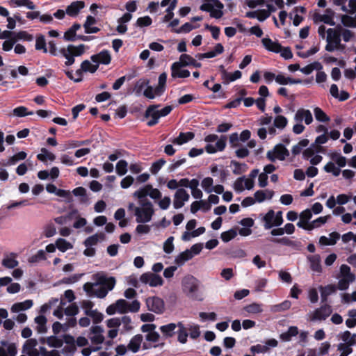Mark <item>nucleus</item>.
Masks as SVG:
<instances>
[{"label":"nucleus","instance_id":"nucleus-32","mask_svg":"<svg viewBox=\"0 0 356 356\" xmlns=\"http://www.w3.org/2000/svg\"><path fill=\"white\" fill-rule=\"evenodd\" d=\"M177 2H178L177 0L171 1L168 7L165 10L166 15L163 17V22H169L171 19H172V18L174 17L173 10L175 9Z\"/></svg>","mask_w":356,"mask_h":356},{"label":"nucleus","instance_id":"nucleus-22","mask_svg":"<svg viewBox=\"0 0 356 356\" xmlns=\"http://www.w3.org/2000/svg\"><path fill=\"white\" fill-rule=\"evenodd\" d=\"M193 257V254L190 250L187 249L175 257V262L178 266H181L186 261L191 259Z\"/></svg>","mask_w":356,"mask_h":356},{"label":"nucleus","instance_id":"nucleus-27","mask_svg":"<svg viewBox=\"0 0 356 356\" xmlns=\"http://www.w3.org/2000/svg\"><path fill=\"white\" fill-rule=\"evenodd\" d=\"M298 334V329L296 326H290L287 332H283L280 335V338L283 341H290L293 337Z\"/></svg>","mask_w":356,"mask_h":356},{"label":"nucleus","instance_id":"nucleus-11","mask_svg":"<svg viewBox=\"0 0 356 356\" xmlns=\"http://www.w3.org/2000/svg\"><path fill=\"white\" fill-rule=\"evenodd\" d=\"M181 63L175 62L171 65V76L172 78H187L190 76V72L188 70H181Z\"/></svg>","mask_w":356,"mask_h":356},{"label":"nucleus","instance_id":"nucleus-12","mask_svg":"<svg viewBox=\"0 0 356 356\" xmlns=\"http://www.w3.org/2000/svg\"><path fill=\"white\" fill-rule=\"evenodd\" d=\"M85 7V2L83 1H76L72 2L67 6L65 13L70 17H76L81 9Z\"/></svg>","mask_w":356,"mask_h":356},{"label":"nucleus","instance_id":"nucleus-25","mask_svg":"<svg viewBox=\"0 0 356 356\" xmlns=\"http://www.w3.org/2000/svg\"><path fill=\"white\" fill-rule=\"evenodd\" d=\"M177 326L178 330L176 331V333H177V340L181 343L184 344L187 341L188 333L187 332V330L184 325L181 322H179L177 323Z\"/></svg>","mask_w":356,"mask_h":356},{"label":"nucleus","instance_id":"nucleus-37","mask_svg":"<svg viewBox=\"0 0 356 356\" xmlns=\"http://www.w3.org/2000/svg\"><path fill=\"white\" fill-rule=\"evenodd\" d=\"M47 259L45 252L43 250H40L35 254H33L29 257L28 262L30 264H35L41 261Z\"/></svg>","mask_w":356,"mask_h":356},{"label":"nucleus","instance_id":"nucleus-58","mask_svg":"<svg viewBox=\"0 0 356 356\" xmlns=\"http://www.w3.org/2000/svg\"><path fill=\"white\" fill-rule=\"evenodd\" d=\"M213 180L211 177H206L202 181L201 185L205 192L207 193H211V188H213Z\"/></svg>","mask_w":356,"mask_h":356},{"label":"nucleus","instance_id":"nucleus-49","mask_svg":"<svg viewBox=\"0 0 356 356\" xmlns=\"http://www.w3.org/2000/svg\"><path fill=\"white\" fill-rule=\"evenodd\" d=\"M340 272L343 277L350 278V281L355 280V275L351 273L350 268L346 264H342L340 267Z\"/></svg>","mask_w":356,"mask_h":356},{"label":"nucleus","instance_id":"nucleus-53","mask_svg":"<svg viewBox=\"0 0 356 356\" xmlns=\"http://www.w3.org/2000/svg\"><path fill=\"white\" fill-rule=\"evenodd\" d=\"M56 195L60 197H64L67 203H71L73 201V197L70 191L58 188Z\"/></svg>","mask_w":356,"mask_h":356},{"label":"nucleus","instance_id":"nucleus-23","mask_svg":"<svg viewBox=\"0 0 356 356\" xmlns=\"http://www.w3.org/2000/svg\"><path fill=\"white\" fill-rule=\"evenodd\" d=\"M92 279L95 280V283H93L95 286H107V284L110 283V277H108L104 272L95 273L92 275Z\"/></svg>","mask_w":356,"mask_h":356},{"label":"nucleus","instance_id":"nucleus-39","mask_svg":"<svg viewBox=\"0 0 356 356\" xmlns=\"http://www.w3.org/2000/svg\"><path fill=\"white\" fill-rule=\"evenodd\" d=\"M57 248L62 252H66L67 250L72 249L73 245L65 239L59 238L56 241Z\"/></svg>","mask_w":356,"mask_h":356},{"label":"nucleus","instance_id":"nucleus-18","mask_svg":"<svg viewBox=\"0 0 356 356\" xmlns=\"http://www.w3.org/2000/svg\"><path fill=\"white\" fill-rule=\"evenodd\" d=\"M178 327L177 324L170 323L160 327V330L165 339L172 337L176 333V328Z\"/></svg>","mask_w":356,"mask_h":356},{"label":"nucleus","instance_id":"nucleus-17","mask_svg":"<svg viewBox=\"0 0 356 356\" xmlns=\"http://www.w3.org/2000/svg\"><path fill=\"white\" fill-rule=\"evenodd\" d=\"M195 134L193 132H180L179 136L172 140V143L175 145H181L193 140Z\"/></svg>","mask_w":356,"mask_h":356},{"label":"nucleus","instance_id":"nucleus-31","mask_svg":"<svg viewBox=\"0 0 356 356\" xmlns=\"http://www.w3.org/2000/svg\"><path fill=\"white\" fill-rule=\"evenodd\" d=\"M330 159L334 161L339 168L345 167L346 165V158L340 153L332 152L329 154Z\"/></svg>","mask_w":356,"mask_h":356},{"label":"nucleus","instance_id":"nucleus-8","mask_svg":"<svg viewBox=\"0 0 356 356\" xmlns=\"http://www.w3.org/2000/svg\"><path fill=\"white\" fill-rule=\"evenodd\" d=\"M331 306L325 304L314 311V314L311 318V321H314L318 320H325L331 314Z\"/></svg>","mask_w":356,"mask_h":356},{"label":"nucleus","instance_id":"nucleus-6","mask_svg":"<svg viewBox=\"0 0 356 356\" xmlns=\"http://www.w3.org/2000/svg\"><path fill=\"white\" fill-rule=\"evenodd\" d=\"M160 104L149 105L145 113L144 117L145 118H152V119L147 122V125L148 127H153L159 122V120L161 118L159 110L157 108L160 107Z\"/></svg>","mask_w":356,"mask_h":356},{"label":"nucleus","instance_id":"nucleus-48","mask_svg":"<svg viewBox=\"0 0 356 356\" xmlns=\"http://www.w3.org/2000/svg\"><path fill=\"white\" fill-rule=\"evenodd\" d=\"M236 235V230L234 229H230L228 231L222 232L220 235V238L223 242L227 243L232 239L234 238Z\"/></svg>","mask_w":356,"mask_h":356},{"label":"nucleus","instance_id":"nucleus-47","mask_svg":"<svg viewBox=\"0 0 356 356\" xmlns=\"http://www.w3.org/2000/svg\"><path fill=\"white\" fill-rule=\"evenodd\" d=\"M27 108L23 106H18L13 109V115L17 117H25L34 114L33 111H28Z\"/></svg>","mask_w":356,"mask_h":356},{"label":"nucleus","instance_id":"nucleus-4","mask_svg":"<svg viewBox=\"0 0 356 356\" xmlns=\"http://www.w3.org/2000/svg\"><path fill=\"white\" fill-rule=\"evenodd\" d=\"M140 281L145 284H149L152 287L163 284V278L159 275L151 272L143 273L140 277Z\"/></svg>","mask_w":356,"mask_h":356},{"label":"nucleus","instance_id":"nucleus-35","mask_svg":"<svg viewBox=\"0 0 356 356\" xmlns=\"http://www.w3.org/2000/svg\"><path fill=\"white\" fill-rule=\"evenodd\" d=\"M85 314L92 318L93 323L95 324L101 323L104 319L102 313L95 310H86Z\"/></svg>","mask_w":356,"mask_h":356},{"label":"nucleus","instance_id":"nucleus-19","mask_svg":"<svg viewBox=\"0 0 356 356\" xmlns=\"http://www.w3.org/2000/svg\"><path fill=\"white\" fill-rule=\"evenodd\" d=\"M307 259L310 263V268L313 271L318 273L322 272L321 257L319 254L309 255L307 256Z\"/></svg>","mask_w":356,"mask_h":356},{"label":"nucleus","instance_id":"nucleus-64","mask_svg":"<svg viewBox=\"0 0 356 356\" xmlns=\"http://www.w3.org/2000/svg\"><path fill=\"white\" fill-rule=\"evenodd\" d=\"M320 291H323L327 296H330L331 294L335 293L337 291V286L334 284H327L325 286H320L318 287Z\"/></svg>","mask_w":356,"mask_h":356},{"label":"nucleus","instance_id":"nucleus-26","mask_svg":"<svg viewBox=\"0 0 356 356\" xmlns=\"http://www.w3.org/2000/svg\"><path fill=\"white\" fill-rule=\"evenodd\" d=\"M33 306V300H26L22 302H17L13 305L11 307L12 312H19L31 308Z\"/></svg>","mask_w":356,"mask_h":356},{"label":"nucleus","instance_id":"nucleus-29","mask_svg":"<svg viewBox=\"0 0 356 356\" xmlns=\"http://www.w3.org/2000/svg\"><path fill=\"white\" fill-rule=\"evenodd\" d=\"M313 20L314 23H318L319 22H322L324 24H328L330 26H334L335 22L333 19H331L330 16L327 15H321L319 13H315L313 16Z\"/></svg>","mask_w":356,"mask_h":356},{"label":"nucleus","instance_id":"nucleus-20","mask_svg":"<svg viewBox=\"0 0 356 356\" xmlns=\"http://www.w3.org/2000/svg\"><path fill=\"white\" fill-rule=\"evenodd\" d=\"M179 63H181L183 66H189L192 65L195 67L200 68L202 66V64L195 60L191 56L184 54H181L179 57Z\"/></svg>","mask_w":356,"mask_h":356},{"label":"nucleus","instance_id":"nucleus-50","mask_svg":"<svg viewBox=\"0 0 356 356\" xmlns=\"http://www.w3.org/2000/svg\"><path fill=\"white\" fill-rule=\"evenodd\" d=\"M243 309L250 314H258L262 312L263 309L261 305L253 302L244 307Z\"/></svg>","mask_w":356,"mask_h":356},{"label":"nucleus","instance_id":"nucleus-44","mask_svg":"<svg viewBox=\"0 0 356 356\" xmlns=\"http://www.w3.org/2000/svg\"><path fill=\"white\" fill-rule=\"evenodd\" d=\"M26 156H27V154L25 152H24V151L19 152L14 154L13 156H11L7 161L6 165H14L20 160H24L26 158Z\"/></svg>","mask_w":356,"mask_h":356},{"label":"nucleus","instance_id":"nucleus-28","mask_svg":"<svg viewBox=\"0 0 356 356\" xmlns=\"http://www.w3.org/2000/svg\"><path fill=\"white\" fill-rule=\"evenodd\" d=\"M75 196L80 197L79 202L81 204H88L89 198L86 194V190L82 186L75 188L72 192Z\"/></svg>","mask_w":356,"mask_h":356},{"label":"nucleus","instance_id":"nucleus-38","mask_svg":"<svg viewBox=\"0 0 356 356\" xmlns=\"http://www.w3.org/2000/svg\"><path fill=\"white\" fill-rule=\"evenodd\" d=\"M92 142V140L90 139H87V140H69L66 143V145H65L66 146H65V149L76 148V147L83 146V145H88L91 144Z\"/></svg>","mask_w":356,"mask_h":356},{"label":"nucleus","instance_id":"nucleus-40","mask_svg":"<svg viewBox=\"0 0 356 356\" xmlns=\"http://www.w3.org/2000/svg\"><path fill=\"white\" fill-rule=\"evenodd\" d=\"M291 305V302L289 300H284L280 304L273 305L270 311L273 312H281L289 309Z\"/></svg>","mask_w":356,"mask_h":356},{"label":"nucleus","instance_id":"nucleus-36","mask_svg":"<svg viewBox=\"0 0 356 356\" xmlns=\"http://www.w3.org/2000/svg\"><path fill=\"white\" fill-rule=\"evenodd\" d=\"M10 5L15 4L17 6H26L30 10H35L36 6L31 0H10L9 1Z\"/></svg>","mask_w":356,"mask_h":356},{"label":"nucleus","instance_id":"nucleus-16","mask_svg":"<svg viewBox=\"0 0 356 356\" xmlns=\"http://www.w3.org/2000/svg\"><path fill=\"white\" fill-rule=\"evenodd\" d=\"M209 1H211L214 5V8H213L211 12H210V17L215 19L221 18L224 14L222 11V9L224 8L223 3L219 0Z\"/></svg>","mask_w":356,"mask_h":356},{"label":"nucleus","instance_id":"nucleus-24","mask_svg":"<svg viewBox=\"0 0 356 356\" xmlns=\"http://www.w3.org/2000/svg\"><path fill=\"white\" fill-rule=\"evenodd\" d=\"M321 149V146H318L314 143H313L309 147L302 152V157L304 159L307 160L312 157L316 153L320 152Z\"/></svg>","mask_w":356,"mask_h":356},{"label":"nucleus","instance_id":"nucleus-30","mask_svg":"<svg viewBox=\"0 0 356 356\" xmlns=\"http://www.w3.org/2000/svg\"><path fill=\"white\" fill-rule=\"evenodd\" d=\"M152 189L151 184H146L144 186L140 188L133 193V196L137 199H144L147 196H149V190Z\"/></svg>","mask_w":356,"mask_h":356},{"label":"nucleus","instance_id":"nucleus-60","mask_svg":"<svg viewBox=\"0 0 356 356\" xmlns=\"http://www.w3.org/2000/svg\"><path fill=\"white\" fill-rule=\"evenodd\" d=\"M38 341L35 339H29L26 341L25 343L23 346V353H26L28 351H31L35 349V347L37 346Z\"/></svg>","mask_w":356,"mask_h":356},{"label":"nucleus","instance_id":"nucleus-46","mask_svg":"<svg viewBox=\"0 0 356 356\" xmlns=\"http://www.w3.org/2000/svg\"><path fill=\"white\" fill-rule=\"evenodd\" d=\"M314 113L316 120L319 122H325L330 120V118L319 107H316L314 110Z\"/></svg>","mask_w":356,"mask_h":356},{"label":"nucleus","instance_id":"nucleus-21","mask_svg":"<svg viewBox=\"0 0 356 356\" xmlns=\"http://www.w3.org/2000/svg\"><path fill=\"white\" fill-rule=\"evenodd\" d=\"M142 341L143 336L140 334H136L130 340L127 348L136 353L139 350Z\"/></svg>","mask_w":356,"mask_h":356},{"label":"nucleus","instance_id":"nucleus-33","mask_svg":"<svg viewBox=\"0 0 356 356\" xmlns=\"http://www.w3.org/2000/svg\"><path fill=\"white\" fill-rule=\"evenodd\" d=\"M149 83V80L140 79L136 82L133 91L138 97L141 95L143 88L147 86Z\"/></svg>","mask_w":356,"mask_h":356},{"label":"nucleus","instance_id":"nucleus-52","mask_svg":"<svg viewBox=\"0 0 356 356\" xmlns=\"http://www.w3.org/2000/svg\"><path fill=\"white\" fill-rule=\"evenodd\" d=\"M118 312L120 314H125L128 312L129 303L124 299H119L115 302Z\"/></svg>","mask_w":356,"mask_h":356},{"label":"nucleus","instance_id":"nucleus-13","mask_svg":"<svg viewBox=\"0 0 356 356\" xmlns=\"http://www.w3.org/2000/svg\"><path fill=\"white\" fill-rule=\"evenodd\" d=\"M294 119L297 122H302L303 120L306 124H310L313 121V117L309 110L300 108L297 111Z\"/></svg>","mask_w":356,"mask_h":356},{"label":"nucleus","instance_id":"nucleus-61","mask_svg":"<svg viewBox=\"0 0 356 356\" xmlns=\"http://www.w3.org/2000/svg\"><path fill=\"white\" fill-rule=\"evenodd\" d=\"M152 19L149 16H145L138 18L136 25L139 27L149 26L152 24Z\"/></svg>","mask_w":356,"mask_h":356},{"label":"nucleus","instance_id":"nucleus-10","mask_svg":"<svg viewBox=\"0 0 356 356\" xmlns=\"http://www.w3.org/2000/svg\"><path fill=\"white\" fill-rule=\"evenodd\" d=\"M226 140H227V136L225 135H222L219 139L218 138V140L216 143L215 146L211 144H207L205 146V151L208 154H214L218 150L222 151L225 149V148L226 147Z\"/></svg>","mask_w":356,"mask_h":356},{"label":"nucleus","instance_id":"nucleus-41","mask_svg":"<svg viewBox=\"0 0 356 356\" xmlns=\"http://www.w3.org/2000/svg\"><path fill=\"white\" fill-rule=\"evenodd\" d=\"M270 241L274 243L281 244V245L289 246V247H294L296 245V242L291 240L290 238H289L287 237L271 238L270 239Z\"/></svg>","mask_w":356,"mask_h":356},{"label":"nucleus","instance_id":"nucleus-56","mask_svg":"<svg viewBox=\"0 0 356 356\" xmlns=\"http://www.w3.org/2000/svg\"><path fill=\"white\" fill-rule=\"evenodd\" d=\"M288 120L283 115H277L274 120V127L278 129H284L287 125Z\"/></svg>","mask_w":356,"mask_h":356},{"label":"nucleus","instance_id":"nucleus-43","mask_svg":"<svg viewBox=\"0 0 356 356\" xmlns=\"http://www.w3.org/2000/svg\"><path fill=\"white\" fill-rule=\"evenodd\" d=\"M128 163L124 159L120 160L115 167L116 172L120 176H123L127 172Z\"/></svg>","mask_w":356,"mask_h":356},{"label":"nucleus","instance_id":"nucleus-59","mask_svg":"<svg viewBox=\"0 0 356 356\" xmlns=\"http://www.w3.org/2000/svg\"><path fill=\"white\" fill-rule=\"evenodd\" d=\"M341 23L344 26L355 28L356 27V23L354 19L348 15H341Z\"/></svg>","mask_w":356,"mask_h":356},{"label":"nucleus","instance_id":"nucleus-1","mask_svg":"<svg viewBox=\"0 0 356 356\" xmlns=\"http://www.w3.org/2000/svg\"><path fill=\"white\" fill-rule=\"evenodd\" d=\"M182 287L188 298L197 301L203 300L202 296L198 293V280L193 275L184 277Z\"/></svg>","mask_w":356,"mask_h":356},{"label":"nucleus","instance_id":"nucleus-51","mask_svg":"<svg viewBox=\"0 0 356 356\" xmlns=\"http://www.w3.org/2000/svg\"><path fill=\"white\" fill-rule=\"evenodd\" d=\"M35 49L43 50L44 53L47 52L45 38L44 36L42 34H40L36 38Z\"/></svg>","mask_w":356,"mask_h":356},{"label":"nucleus","instance_id":"nucleus-45","mask_svg":"<svg viewBox=\"0 0 356 356\" xmlns=\"http://www.w3.org/2000/svg\"><path fill=\"white\" fill-rule=\"evenodd\" d=\"M81 67L84 72L95 73L98 69V65H92L88 60H85L81 63Z\"/></svg>","mask_w":356,"mask_h":356},{"label":"nucleus","instance_id":"nucleus-3","mask_svg":"<svg viewBox=\"0 0 356 356\" xmlns=\"http://www.w3.org/2000/svg\"><path fill=\"white\" fill-rule=\"evenodd\" d=\"M136 221L138 223L149 222L154 213L153 207L149 208H140L135 207L134 209Z\"/></svg>","mask_w":356,"mask_h":356},{"label":"nucleus","instance_id":"nucleus-42","mask_svg":"<svg viewBox=\"0 0 356 356\" xmlns=\"http://www.w3.org/2000/svg\"><path fill=\"white\" fill-rule=\"evenodd\" d=\"M231 165L235 167V168L233 170V173L236 175H241L245 172L246 169L248 168V165L245 163H241L235 160L231 161Z\"/></svg>","mask_w":356,"mask_h":356},{"label":"nucleus","instance_id":"nucleus-2","mask_svg":"<svg viewBox=\"0 0 356 356\" xmlns=\"http://www.w3.org/2000/svg\"><path fill=\"white\" fill-rule=\"evenodd\" d=\"M264 222L265 229H270L273 227H279L283 223L282 211H279L276 213L273 209H270L262 218Z\"/></svg>","mask_w":356,"mask_h":356},{"label":"nucleus","instance_id":"nucleus-9","mask_svg":"<svg viewBox=\"0 0 356 356\" xmlns=\"http://www.w3.org/2000/svg\"><path fill=\"white\" fill-rule=\"evenodd\" d=\"M90 59L98 65L99 64L108 65L111 61V56L108 50H103L99 54L92 55Z\"/></svg>","mask_w":356,"mask_h":356},{"label":"nucleus","instance_id":"nucleus-14","mask_svg":"<svg viewBox=\"0 0 356 356\" xmlns=\"http://www.w3.org/2000/svg\"><path fill=\"white\" fill-rule=\"evenodd\" d=\"M115 282V278L114 277H110V283L107 284V286H102L97 289L95 291H94V295L99 298H105L108 292L114 288Z\"/></svg>","mask_w":356,"mask_h":356},{"label":"nucleus","instance_id":"nucleus-57","mask_svg":"<svg viewBox=\"0 0 356 356\" xmlns=\"http://www.w3.org/2000/svg\"><path fill=\"white\" fill-rule=\"evenodd\" d=\"M165 163L166 161L163 159H160L154 162L150 168V172L152 174L156 175Z\"/></svg>","mask_w":356,"mask_h":356},{"label":"nucleus","instance_id":"nucleus-54","mask_svg":"<svg viewBox=\"0 0 356 356\" xmlns=\"http://www.w3.org/2000/svg\"><path fill=\"white\" fill-rule=\"evenodd\" d=\"M14 38L16 39V42L19 40L30 42L33 40V36L25 31H20L18 33H15Z\"/></svg>","mask_w":356,"mask_h":356},{"label":"nucleus","instance_id":"nucleus-62","mask_svg":"<svg viewBox=\"0 0 356 356\" xmlns=\"http://www.w3.org/2000/svg\"><path fill=\"white\" fill-rule=\"evenodd\" d=\"M19 264V262L17 260L12 258H4L2 260V265L9 269H13L15 267H17Z\"/></svg>","mask_w":356,"mask_h":356},{"label":"nucleus","instance_id":"nucleus-63","mask_svg":"<svg viewBox=\"0 0 356 356\" xmlns=\"http://www.w3.org/2000/svg\"><path fill=\"white\" fill-rule=\"evenodd\" d=\"M83 275V273L74 274L73 275H72L70 277H63L60 280V282L63 283V284H73V283L78 282Z\"/></svg>","mask_w":356,"mask_h":356},{"label":"nucleus","instance_id":"nucleus-55","mask_svg":"<svg viewBox=\"0 0 356 356\" xmlns=\"http://www.w3.org/2000/svg\"><path fill=\"white\" fill-rule=\"evenodd\" d=\"M47 343L50 347L60 348L63 344V341L58 339L56 336H51L47 338Z\"/></svg>","mask_w":356,"mask_h":356},{"label":"nucleus","instance_id":"nucleus-15","mask_svg":"<svg viewBox=\"0 0 356 356\" xmlns=\"http://www.w3.org/2000/svg\"><path fill=\"white\" fill-rule=\"evenodd\" d=\"M261 42L265 47L269 51L274 53H280L282 49V45L278 42H273L269 38H264L261 40Z\"/></svg>","mask_w":356,"mask_h":356},{"label":"nucleus","instance_id":"nucleus-34","mask_svg":"<svg viewBox=\"0 0 356 356\" xmlns=\"http://www.w3.org/2000/svg\"><path fill=\"white\" fill-rule=\"evenodd\" d=\"M329 218H330V216H321V217L316 218V220H313L312 222H311L308 225H307V230H309V231L312 230L314 228L318 227L321 225L325 224Z\"/></svg>","mask_w":356,"mask_h":356},{"label":"nucleus","instance_id":"nucleus-5","mask_svg":"<svg viewBox=\"0 0 356 356\" xmlns=\"http://www.w3.org/2000/svg\"><path fill=\"white\" fill-rule=\"evenodd\" d=\"M146 305L149 311L158 314H163L165 309L164 301L157 296L147 298Z\"/></svg>","mask_w":356,"mask_h":356},{"label":"nucleus","instance_id":"nucleus-7","mask_svg":"<svg viewBox=\"0 0 356 356\" xmlns=\"http://www.w3.org/2000/svg\"><path fill=\"white\" fill-rule=\"evenodd\" d=\"M189 194L184 188H178L174 195L173 206L176 209L181 208L184 205V202L188 201Z\"/></svg>","mask_w":356,"mask_h":356}]
</instances>
